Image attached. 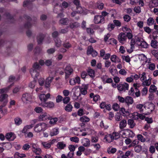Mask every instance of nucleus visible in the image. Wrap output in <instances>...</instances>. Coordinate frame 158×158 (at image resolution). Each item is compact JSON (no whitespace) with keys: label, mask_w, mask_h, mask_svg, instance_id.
Returning <instances> with one entry per match:
<instances>
[{"label":"nucleus","mask_w":158,"mask_h":158,"mask_svg":"<svg viewBox=\"0 0 158 158\" xmlns=\"http://www.w3.org/2000/svg\"><path fill=\"white\" fill-rule=\"evenodd\" d=\"M135 135V133L131 130L128 129L127 137L133 138Z\"/></svg>","instance_id":"bb28decb"},{"label":"nucleus","mask_w":158,"mask_h":158,"mask_svg":"<svg viewBox=\"0 0 158 158\" xmlns=\"http://www.w3.org/2000/svg\"><path fill=\"white\" fill-rule=\"evenodd\" d=\"M117 42V40L114 39H110L107 41V44H110L112 43L116 44Z\"/></svg>","instance_id":"de8ad7c7"},{"label":"nucleus","mask_w":158,"mask_h":158,"mask_svg":"<svg viewBox=\"0 0 158 158\" xmlns=\"http://www.w3.org/2000/svg\"><path fill=\"white\" fill-rule=\"evenodd\" d=\"M88 88V85H85L83 87H80L79 89L81 95V94L84 95H86L87 93V90Z\"/></svg>","instance_id":"4468645a"},{"label":"nucleus","mask_w":158,"mask_h":158,"mask_svg":"<svg viewBox=\"0 0 158 158\" xmlns=\"http://www.w3.org/2000/svg\"><path fill=\"white\" fill-rule=\"evenodd\" d=\"M11 85L7 87L0 89V94L7 92L11 87Z\"/></svg>","instance_id":"58836bf2"},{"label":"nucleus","mask_w":158,"mask_h":158,"mask_svg":"<svg viewBox=\"0 0 158 158\" xmlns=\"http://www.w3.org/2000/svg\"><path fill=\"white\" fill-rule=\"evenodd\" d=\"M125 102L128 105L132 104L133 103L132 98L130 96H127L125 98Z\"/></svg>","instance_id":"6ab92c4d"},{"label":"nucleus","mask_w":158,"mask_h":158,"mask_svg":"<svg viewBox=\"0 0 158 158\" xmlns=\"http://www.w3.org/2000/svg\"><path fill=\"white\" fill-rule=\"evenodd\" d=\"M135 115L136 116L138 117L139 118L142 120H143L144 118H145V117L144 115L137 112L135 113Z\"/></svg>","instance_id":"3c124183"},{"label":"nucleus","mask_w":158,"mask_h":158,"mask_svg":"<svg viewBox=\"0 0 158 158\" xmlns=\"http://www.w3.org/2000/svg\"><path fill=\"white\" fill-rule=\"evenodd\" d=\"M53 60L52 59L46 60L45 62V64L47 66H49L52 64Z\"/></svg>","instance_id":"5fc2aeb1"},{"label":"nucleus","mask_w":158,"mask_h":158,"mask_svg":"<svg viewBox=\"0 0 158 158\" xmlns=\"http://www.w3.org/2000/svg\"><path fill=\"white\" fill-rule=\"evenodd\" d=\"M41 143L43 147L46 149H48L51 147L50 144L49 143L45 142H42Z\"/></svg>","instance_id":"37998d69"},{"label":"nucleus","mask_w":158,"mask_h":158,"mask_svg":"<svg viewBox=\"0 0 158 158\" xmlns=\"http://www.w3.org/2000/svg\"><path fill=\"white\" fill-rule=\"evenodd\" d=\"M112 108L115 111H118L119 108V106L118 104L114 103L112 106Z\"/></svg>","instance_id":"bf43d9fd"},{"label":"nucleus","mask_w":158,"mask_h":158,"mask_svg":"<svg viewBox=\"0 0 158 158\" xmlns=\"http://www.w3.org/2000/svg\"><path fill=\"white\" fill-rule=\"evenodd\" d=\"M109 70L110 73L114 77L117 76L118 74V71L116 69L113 70L112 68H110Z\"/></svg>","instance_id":"c756f323"},{"label":"nucleus","mask_w":158,"mask_h":158,"mask_svg":"<svg viewBox=\"0 0 158 158\" xmlns=\"http://www.w3.org/2000/svg\"><path fill=\"white\" fill-rule=\"evenodd\" d=\"M31 147V146L28 144H24L22 147V149L24 150H28Z\"/></svg>","instance_id":"e2e57ef3"},{"label":"nucleus","mask_w":158,"mask_h":158,"mask_svg":"<svg viewBox=\"0 0 158 158\" xmlns=\"http://www.w3.org/2000/svg\"><path fill=\"white\" fill-rule=\"evenodd\" d=\"M31 94L28 93H26L23 94L22 99L23 101L25 102L29 101L31 99Z\"/></svg>","instance_id":"423d86ee"},{"label":"nucleus","mask_w":158,"mask_h":158,"mask_svg":"<svg viewBox=\"0 0 158 158\" xmlns=\"http://www.w3.org/2000/svg\"><path fill=\"white\" fill-rule=\"evenodd\" d=\"M120 155L117 158H129L127 157L125 154H124L123 152L122 151H119Z\"/></svg>","instance_id":"774afa93"},{"label":"nucleus","mask_w":158,"mask_h":158,"mask_svg":"<svg viewBox=\"0 0 158 158\" xmlns=\"http://www.w3.org/2000/svg\"><path fill=\"white\" fill-rule=\"evenodd\" d=\"M33 69L37 70L40 69L41 67L38 63L35 62L33 64Z\"/></svg>","instance_id":"603ef678"},{"label":"nucleus","mask_w":158,"mask_h":158,"mask_svg":"<svg viewBox=\"0 0 158 158\" xmlns=\"http://www.w3.org/2000/svg\"><path fill=\"white\" fill-rule=\"evenodd\" d=\"M55 51L56 49L55 48H50L47 50V52L48 54H53Z\"/></svg>","instance_id":"864d4df0"},{"label":"nucleus","mask_w":158,"mask_h":158,"mask_svg":"<svg viewBox=\"0 0 158 158\" xmlns=\"http://www.w3.org/2000/svg\"><path fill=\"white\" fill-rule=\"evenodd\" d=\"M114 139H117L120 137L119 134L118 132H114L112 133Z\"/></svg>","instance_id":"4d7b16f0"},{"label":"nucleus","mask_w":158,"mask_h":158,"mask_svg":"<svg viewBox=\"0 0 158 158\" xmlns=\"http://www.w3.org/2000/svg\"><path fill=\"white\" fill-rule=\"evenodd\" d=\"M59 133V129L58 128H54L53 129L50 133V135L52 136L56 135Z\"/></svg>","instance_id":"a878e982"},{"label":"nucleus","mask_w":158,"mask_h":158,"mask_svg":"<svg viewBox=\"0 0 158 158\" xmlns=\"http://www.w3.org/2000/svg\"><path fill=\"white\" fill-rule=\"evenodd\" d=\"M53 78L52 77H48L46 79L45 85L46 88H48L50 86V84L52 82Z\"/></svg>","instance_id":"f3484780"},{"label":"nucleus","mask_w":158,"mask_h":158,"mask_svg":"<svg viewBox=\"0 0 158 158\" xmlns=\"http://www.w3.org/2000/svg\"><path fill=\"white\" fill-rule=\"evenodd\" d=\"M137 138L138 140L139 141L140 140L141 142H144L146 141L145 139L143 137V136L140 134H138L137 135Z\"/></svg>","instance_id":"c9c22d12"},{"label":"nucleus","mask_w":158,"mask_h":158,"mask_svg":"<svg viewBox=\"0 0 158 158\" xmlns=\"http://www.w3.org/2000/svg\"><path fill=\"white\" fill-rule=\"evenodd\" d=\"M73 72V69L70 66H67L64 69L65 79L66 80L69 77L70 75L72 74Z\"/></svg>","instance_id":"7ed1b4c3"},{"label":"nucleus","mask_w":158,"mask_h":158,"mask_svg":"<svg viewBox=\"0 0 158 158\" xmlns=\"http://www.w3.org/2000/svg\"><path fill=\"white\" fill-rule=\"evenodd\" d=\"M147 113H144L145 115H147L150 114L155 109V105L152 103L149 104L148 106L147 107Z\"/></svg>","instance_id":"9d476101"},{"label":"nucleus","mask_w":158,"mask_h":158,"mask_svg":"<svg viewBox=\"0 0 158 158\" xmlns=\"http://www.w3.org/2000/svg\"><path fill=\"white\" fill-rule=\"evenodd\" d=\"M127 130L128 129H123L120 131L123 137L127 138Z\"/></svg>","instance_id":"c03bdc74"},{"label":"nucleus","mask_w":158,"mask_h":158,"mask_svg":"<svg viewBox=\"0 0 158 158\" xmlns=\"http://www.w3.org/2000/svg\"><path fill=\"white\" fill-rule=\"evenodd\" d=\"M15 123L17 125H19L22 123L21 119L18 117L15 118L14 119Z\"/></svg>","instance_id":"ea45409f"},{"label":"nucleus","mask_w":158,"mask_h":158,"mask_svg":"<svg viewBox=\"0 0 158 158\" xmlns=\"http://www.w3.org/2000/svg\"><path fill=\"white\" fill-rule=\"evenodd\" d=\"M142 146L139 145L135 146L134 147V150L135 152L139 153L142 150Z\"/></svg>","instance_id":"4c0bfd02"},{"label":"nucleus","mask_w":158,"mask_h":158,"mask_svg":"<svg viewBox=\"0 0 158 158\" xmlns=\"http://www.w3.org/2000/svg\"><path fill=\"white\" fill-rule=\"evenodd\" d=\"M32 151L33 152L35 153L36 155H40L42 152L41 149L40 148L38 147L32 150Z\"/></svg>","instance_id":"473e14b6"},{"label":"nucleus","mask_w":158,"mask_h":158,"mask_svg":"<svg viewBox=\"0 0 158 158\" xmlns=\"http://www.w3.org/2000/svg\"><path fill=\"white\" fill-rule=\"evenodd\" d=\"M123 18L124 20L127 22H129L131 19V18L128 15H126L123 16Z\"/></svg>","instance_id":"13d9d810"},{"label":"nucleus","mask_w":158,"mask_h":158,"mask_svg":"<svg viewBox=\"0 0 158 158\" xmlns=\"http://www.w3.org/2000/svg\"><path fill=\"white\" fill-rule=\"evenodd\" d=\"M47 127V125L44 123H40L35 125L34 130L36 132L39 133L41 131H44Z\"/></svg>","instance_id":"f257e3e1"},{"label":"nucleus","mask_w":158,"mask_h":158,"mask_svg":"<svg viewBox=\"0 0 158 158\" xmlns=\"http://www.w3.org/2000/svg\"><path fill=\"white\" fill-rule=\"evenodd\" d=\"M50 116L46 113H44L40 115L39 117L40 121H45L48 119H50Z\"/></svg>","instance_id":"6e6552de"},{"label":"nucleus","mask_w":158,"mask_h":158,"mask_svg":"<svg viewBox=\"0 0 158 158\" xmlns=\"http://www.w3.org/2000/svg\"><path fill=\"white\" fill-rule=\"evenodd\" d=\"M73 107L70 104H67L65 107L64 109L66 111L70 112L72 111Z\"/></svg>","instance_id":"c85d7f7f"},{"label":"nucleus","mask_w":158,"mask_h":158,"mask_svg":"<svg viewBox=\"0 0 158 158\" xmlns=\"http://www.w3.org/2000/svg\"><path fill=\"white\" fill-rule=\"evenodd\" d=\"M63 97L60 95H58L56 98V102L57 103H59L63 101Z\"/></svg>","instance_id":"0e129e2a"},{"label":"nucleus","mask_w":158,"mask_h":158,"mask_svg":"<svg viewBox=\"0 0 158 158\" xmlns=\"http://www.w3.org/2000/svg\"><path fill=\"white\" fill-rule=\"evenodd\" d=\"M41 105L44 107L50 108L53 107L54 106V103L52 102H42L41 103Z\"/></svg>","instance_id":"ddd939ff"},{"label":"nucleus","mask_w":158,"mask_h":158,"mask_svg":"<svg viewBox=\"0 0 158 158\" xmlns=\"http://www.w3.org/2000/svg\"><path fill=\"white\" fill-rule=\"evenodd\" d=\"M127 124L130 126V127L131 128H133L136 125L134 120L131 119H128Z\"/></svg>","instance_id":"4be33fe9"},{"label":"nucleus","mask_w":158,"mask_h":158,"mask_svg":"<svg viewBox=\"0 0 158 158\" xmlns=\"http://www.w3.org/2000/svg\"><path fill=\"white\" fill-rule=\"evenodd\" d=\"M70 140L71 141L76 143H78L79 141V138L76 136L71 137L70 138Z\"/></svg>","instance_id":"69168bd1"},{"label":"nucleus","mask_w":158,"mask_h":158,"mask_svg":"<svg viewBox=\"0 0 158 158\" xmlns=\"http://www.w3.org/2000/svg\"><path fill=\"white\" fill-rule=\"evenodd\" d=\"M89 97L90 98H93V101L95 102L97 101L100 99V97L99 95L98 94L94 95L93 93H91L90 94Z\"/></svg>","instance_id":"2eb2a0df"},{"label":"nucleus","mask_w":158,"mask_h":158,"mask_svg":"<svg viewBox=\"0 0 158 158\" xmlns=\"http://www.w3.org/2000/svg\"><path fill=\"white\" fill-rule=\"evenodd\" d=\"M79 26V24L77 22H75L70 24V27L71 28L77 27Z\"/></svg>","instance_id":"49530a36"},{"label":"nucleus","mask_w":158,"mask_h":158,"mask_svg":"<svg viewBox=\"0 0 158 158\" xmlns=\"http://www.w3.org/2000/svg\"><path fill=\"white\" fill-rule=\"evenodd\" d=\"M69 20L67 18H62L60 19L59 21L60 24L63 25H67L69 23Z\"/></svg>","instance_id":"dca6fc26"},{"label":"nucleus","mask_w":158,"mask_h":158,"mask_svg":"<svg viewBox=\"0 0 158 158\" xmlns=\"http://www.w3.org/2000/svg\"><path fill=\"white\" fill-rule=\"evenodd\" d=\"M127 125V122L126 120L123 119L119 123V127L120 129H122L125 127Z\"/></svg>","instance_id":"a211bd4d"},{"label":"nucleus","mask_w":158,"mask_h":158,"mask_svg":"<svg viewBox=\"0 0 158 158\" xmlns=\"http://www.w3.org/2000/svg\"><path fill=\"white\" fill-rule=\"evenodd\" d=\"M118 90L120 91L125 92L128 90L129 88V85L127 83L123 84H119L117 86Z\"/></svg>","instance_id":"f03ea898"},{"label":"nucleus","mask_w":158,"mask_h":158,"mask_svg":"<svg viewBox=\"0 0 158 158\" xmlns=\"http://www.w3.org/2000/svg\"><path fill=\"white\" fill-rule=\"evenodd\" d=\"M82 10H77V11H73L71 14V15L72 17H74L76 16L77 14H80L82 12Z\"/></svg>","instance_id":"8fccbe9b"},{"label":"nucleus","mask_w":158,"mask_h":158,"mask_svg":"<svg viewBox=\"0 0 158 158\" xmlns=\"http://www.w3.org/2000/svg\"><path fill=\"white\" fill-rule=\"evenodd\" d=\"M73 3L76 6L77 10H78V9L81 10H82L81 7L80 6V1L79 0H74L73 1Z\"/></svg>","instance_id":"7c9ffc66"},{"label":"nucleus","mask_w":158,"mask_h":158,"mask_svg":"<svg viewBox=\"0 0 158 158\" xmlns=\"http://www.w3.org/2000/svg\"><path fill=\"white\" fill-rule=\"evenodd\" d=\"M139 142V141L137 139H136L134 140L132 142H131V143L129 145L130 147H133L135 146V145L138 144Z\"/></svg>","instance_id":"a18cd8bd"},{"label":"nucleus","mask_w":158,"mask_h":158,"mask_svg":"<svg viewBox=\"0 0 158 158\" xmlns=\"http://www.w3.org/2000/svg\"><path fill=\"white\" fill-rule=\"evenodd\" d=\"M24 18L27 20L28 22L26 23L24 27L26 28H29L32 26V24L30 23V21L31 20V19L29 16L27 15H24Z\"/></svg>","instance_id":"0eeeda50"},{"label":"nucleus","mask_w":158,"mask_h":158,"mask_svg":"<svg viewBox=\"0 0 158 158\" xmlns=\"http://www.w3.org/2000/svg\"><path fill=\"white\" fill-rule=\"evenodd\" d=\"M157 42L156 40H151V45L153 48H157Z\"/></svg>","instance_id":"72a5a7b5"},{"label":"nucleus","mask_w":158,"mask_h":158,"mask_svg":"<svg viewBox=\"0 0 158 158\" xmlns=\"http://www.w3.org/2000/svg\"><path fill=\"white\" fill-rule=\"evenodd\" d=\"M56 46L57 47H60L61 44V41L58 38H56L54 39Z\"/></svg>","instance_id":"f704fd0d"},{"label":"nucleus","mask_w":158,"mask_h":158,"mask_svg":"<svg viewBox=\"0 0 158 158\" xmlns=\"http://www.w3.org/2000/svg\"><path fill=\"white\" fill-rule=\"evenodd\" d=\"M80 121L82 122H87L89 121L90 119L87 116H85L80 118Z\"/></svg>","instance_id":"2f4dec72"},{"label":"nucleus","mask_w":158,"mask_h":158,"mask_svg":"<svg viewBox=\"0 0 158 158\" xmlns=\"http://www.w3.org/2000/svg\"><path fill=\"white\" fill-rule=\"evenodd\" d=\"M69 83L71 85H75L76 83H80V78L78 77H77L74 79H71L69 80Z\"/></svg>","instance_id":"f8f14e48"},{"label":"nucleus","mask_w":158,"mask_h":158,"mask_svg":"<svg viewBox=\"0 0 158 158\" xmlns=\"http://www.w3.org/2000/svg\"><path fill=\"white\" fill-rule=\"evenodd\" d=\"M116 149L114 148L110 147L107 148V152L109 154H114L116 151Z\"/></svg>","instance_id":"cd10ccee"},{"label":"nucleus","mask_w":158,"mask_h":158,"mask_svg":"<svg viewBox=\"0 0 158 158\" xmlns=\"http://www.w3.org/2000/svg\"><path fill=\"white\" fill-rule=\"evenodd\" d=\"M51 117H50V119H49L50 120L49 121V123L51 124H55L56 122L58 121V118H51Z\"/></svg>","instance_id":"a19ab883"},{"label":"nucleus","mask_w":158,"mask_h":158,"mask_svg":"<svg viewBox=\"0 0 158 158\" xmlns=\"http://www.w3.org/2000/svg\"><path fill=\"white\" fill-rule=\"evenodd\" d=\"M57 145L59 148L60 149H63L66 146V144L63 142H58Z\"/></svg>","instance_id":"e433bc0d"},{"label":"nucleus","mask_w":158,"mask_h":158,"mask_svg":"<svg viewBox=\"0 0 158 158\" xmlns=\"http://www.w3.org/2000/svg\"><path fill=\"white\" fill-rule=\"evenodd\" d=\"M157 90V87L154 85H151L150 86L149 89V91L150 92L152 93L155 92Z\"/></svg>","instance_id":"79ce46f5"},{"label":"nucleus","mask_w":158,"mask_h":158,"mask_svg":"<svg viewBox=\"0 0 158 158\" xmlns=\"http://www.w3.org/2000/svg\"><path fill=\"white\" fill-rule=\"evenodd\" d=\"M146 79V73L143 72L141 74V76L140 77V80L141 81L143 82Z\"/></svg>","instance_id":"680f3d73"},{"label":"nucleus","mask_w":158,"mask_h":158,"mask_svg":"<svg viewBox=\"0 0 158 158\" xmlns=\"http://www.w3.org/2000/svg\"><path fill=\"white\" fill-rule=\"evenodd\" d=\"M93 51V49L92 47L91 46H89L87 51V54L88 55H90Z\"/></svg>","instance_id":"052dcab7"},{"label":"nucleus","mask_w":158,"mask_h":158,"mask_svg":"<svg viewBox=\"0 0 158 158\" xmlns=\"http://www.w3.org/2000/svg\"><path fill=\"white\" fill-rule=\"evenodd\" d=\"M30 73L32 77L35 78L37 77L39 75V73L37 71V70L33 69H31L30 70Z\"/></svg>","instance_id":"412c9836"},{"label":"nucleus","mask_w":158,"mask_h":158,"mask_svg":"<svg viewBox=\"0 0 158 158\" xmlns=\"http://www.w3.org/2000/svg\"><path fill=\"white\" fill-rule=\"evenodd\" d=\"M70 100V98L69 97H65L63 99V102L64 104H67L69 101Z\"/></svg>","instance_id":"338daca9"},{"label":"nucleus","mask_w":158,"mask_h":158,"mask_svg":"<svg viewBox=\"0 0 158 158\" xmlns=\"http://www.w3.org/2000/svg\"><path fill=\"white\" fill-rule=\"evenodd\" d=\"M26 156L25 154H20L19 153H17L15 155V158H22Z\"/></svg>","instance_id":"6e6d98bb"},{"label":"nucleus","mask_w":158,"mask_h":158,"mask_svg":"<svg viewBox=\"0 0 158 158\" xmlns=\"http://www.w3.org/2000/svg\"><path fill=\"white\" fill-rule=\"evenodd\" d=\"M8 95L6 94H3L0 96V101L3 102V104L6 105L8 102Z\"/></svg>","instance_id":"9b49d317"},{"label":"nucleus","mask_w":158,"mask_h":158,"mask_svg":"<svg viewBox=\"0 0 158 158\" xmlns=\"http://www.w3.org/2000/svg\"><path fill=\"white\" fill-rule=\"evenodd\" d=\"M87 73L89 76L92 78H94L95 76V73L94 71L91 69H89L87 70Z\"/></svg>","instance_id":"b1692460"},{"label":"nucleus","mask_w":158,"mask_h":158,"mask_svg":"<svg viewBox=\"0 0 158 158\" xmlns=\"http://www.w3.org/2000/svg\"><path fill=\"white\" fill-rule=\"evenodd\" d=\"M105 20L104 17L101 15H96L94 17V21L96 24L104 23Z\"/></svg>","instance_id":"20e7f679"},{"label":"nucleus","mask_w":158,"mask_h":158,"mask_svg":"<svg viewBox=\"0 0 158 158\" xmlns=\"http://www.w3.org/2000/svg\"><path fill=\"white\" fill-rule=\"evenodd\" d=\"M104 139H106V141L109 143L112 141L114 140L112 134H108L106 135Z\"/></svg>","instance_id":"aec40b11"},{"label":"nucleus","mask_w":158,"mask_h":158,"mask_svg":"<svg viewBox=\"0 0 158 158\" xmlns=\"http://www.w3.org/2000/svg\"><path fill=\"white\" fill-rule=\"evenodd\" d=\"M82 143L85 147H88L90 145V141L87 138H84L82 140Z\"/></svg>","instance_id":"5701e85b"},{"label":"nucleus","mask_w":158,"mask_h":158,"mask_svg":"<svg viewBox=\"0 0 158 158\" xmlns=\"http://www.w3.org/2000/svg\"><path fill=\"white\" fill-rule=\"evenodd\" d=\"M44 36V35L42 34H40L37 37V40L38 44H41L43 41Z\"/></svg>","instance_id":"393cba45"},{"label":"nucleus","mask_w":158,"mask_h":158,"mask_svg":"<svg viewBox=\"0 0 158 158\" xmlns=\"http://www.w3.org/2000/svg\"><path fill=\"white\" fill-rule=\"evenodd\" d=\"M151 84V82L150 81L146 80L142 82V85L143 86H149Z\"/></svg>","instance_id":"09e8293b"},{"label":"nucleus","mask_w":158,"mask_h":158,"mask_svg":"<svg viewBox=\"0 0 158 158\" xmlns=\"http://www.w3.org/2000/svg\"><path fill=\"white\" fill-rule=\"evenodd\" d=\"M50 96V94L49 93H48L47 94H42L39 96V98L41 101L45 102L48 98H49Z\"/></svg>","instance_id":"1a4fd4ad"},{"label":"nucleus","mask_w":158,"mask_h":158,"mask_svg":"<svg viewBox=\"0 0 158 158\" xmlns=\"http://www.w3.org/2000/svg\"><path fill=\"white\" fill-rule=\"evenodd\" d=\"M118 40L122 44H123L124 42L127 40L126 35L125 33L121 32L118 36Z\"/></svg>","instance_id":"39448f33"}]
</instances>
